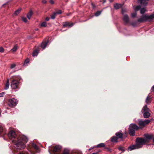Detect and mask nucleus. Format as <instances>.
<instances>
[{
	"mask_svg": "<svg viewBox=\"0 0 154 154\" xmlns=\"http://www.w3.org/2000/svg\"><path fill=\"white\" fill-rule=\"evenodd\" d=\"M126 10L125 9H122V13L123 15L124 14V13L125 12H126Z\"/></svg>",
	"mask_w": 154,
	"mask_h": 154,
	"instance_id": "nucleus-40",
	"label": "nucleus"
},
{
	"mask_svg": "<svg viewBox=\"0 0 154 154\" xmlns=\"http://www.w3.org/2000/svg\"><path fill=\"white\" fill-rule=\"evenodd\" d=\"M119 150H122L123 151H124L125 150L123 149V148L122 147H120L119 148Z\"/></svg>",
	"mask_w": 154,
	"mask_h": 154,
	"instance_id": "nucleus-41",
	"label": "nucleus"
},
{
	"mask_svg": "<svg viewBox=\"0 0 154 154\" xmlns=\"http://www.w3.org/2000/svg\"><path fill=\"white\" fill-rule=\"evenodd\" d=\"M152 15H153V18H154V14H153Z\"/></svg>",
	"mask_w": 154,
	"mask_h": 154,
	"instance_id": "nucleus-55",
	"label": "nucleus"
},
{
	"mask_svg": "<svg viewBox=\"0 0 154 154\" xmlns=\"http://www.w3.org/2000/svg\"><path fill=\"white\" fill-rule=\"evenodd\" d=\"M150 122V120L149 119H147L144 121L139 120L138 123L140 126L144 127L146 125L148 124Z\"/></svg>",
	"mask_w": 154,
	"mask_h": 154,
	"instance_id": "nucleus-8",
	"label": "nucleus"
},
{
	"mask_svg": "<svg viewBox=\"0 0 154 154\" xmlns=\"http://www.w3.org/2000/svg\"><path fill=\"white\" fill-rule=\"evenodd\" d=\"M19 154H24L23 152H20Z\"/></svg>",
	"mask_w": 154,
	"mask_h": 154,
	"instance_id": "nucleus-53",
	"label": "nucleus"
},
{
	"mask_svg": "<svg viewBox=\"0 0 154 154\" xmlns=\"http://www.w3.org/2000/svg\"><path fill=\"white\" fill-rule=\"evenodd\" d=\"M48 41L43 42L41 45V47L43 49H45L46 47Z\"/></svg>",
	"mask_w": 154,
	"mask_h": 154,
	"instance_id": "nucleus-15",
	"label": "nucleus"
},
{
	"mask_svg": "<svg viewBox=\"0 0 154 154\" xmlns=\"http://www.w3.org/2000/svg\"><path fill=\"white\" fill-rule=\"evenodd\" d=\"M32 14V11H30L27 14V17L29 20L30 19Z\"/></svg>",
	"mask_w": 154,
	"mask_h": 154,
	"instance_id": "nucleus-18",
	"label": "nucleus"
},
{
	"mask_svg": "<svg viewBox=\"0 0 154 154\" xmlns=\"http://www.w3.org/2000/svg\"><path fill=\"white\" fill-rule=\"evenodd\" d=\"M137 15L136 12L133 13L131 14V17L133 18L135 17Z\"/></svg>",
	"mask_w": 154,
	"mask_h": 154,
	"instance_id": "nucleus-33",
	"label": "nucleus"
},
{
	"mask_svg": "<svg viewBox=\"0 0 154 154\" xmlns=\"http://www.w3.org/2000/svg\"><path fill=\"white\" fill-rule=\"evenodd\" d=\"M94 147H91L90 149H89V150H90V149H92Z\"/></svg>",
	"mask_w": 154,
	"mask_h": 154,
	"instance_id": "nucleus-54",
	"label": "nucleus"
},
{
	"mask_svg": "<svg viewBox=\"0 0 154 154\" xmlns=\"http://www.w3.org/2000/svg\"><path fill=\"white\" fill-rule=\"evenodd\" d=\"M42 2L43 4H45L47 2V1L46 0H42Z\"/></svg>",
	"mask_w": 154,
	"mask_h": 154,
	"instance_id": "nucleus-44",
	"label": "nucleus"
},
{
	"mask_svg": "<svg viewBox=\"0 0 154 154\" xmlns=\"http://www.w3.org/2000/svg\"><path fill=\"white\" fill-rule=\"evenodd\" d=\"M140 128L138 127L134 124H131L129 127L128 133L131 136H134L135 135V131L137 130Z\"/></svg>",
	"mask_w": 154,
	"mask_h": 154,
	"instance_id": "nucleus-4",
	"label": "nucleus"
},
{
	"mask_svg": "<svg viewBox=\"0 0 154 154\" xmlns=\"http://www.w3.org/2000/svg\"><path fill=\"white\" fill-rule=\"evenodd\" d=\"M141 8V6L140 5H138L136 6L134 8V9L135 11L136 12L139 10H140Z\"/></svg>",
	"mask_w": 154,
	"mask_h": 154,
	"instance_id": "nucleus-26",
	"label": "nucleus"
},
{
	"mask_svg": "<svg viewBox=\"0 0 154 154\" xmlns=\"http://www.w3.org/2000/svg\"><path fill=\"white\" fill-rule=\"evenodd\" d=\"M38 51H39L37 50H36L34 51L32 54V56L33 57L36 56L38 54Z\"/></svg>",
	"mask_w": 154,
	"mask_h": 154,
	"instance_id": "nucleus-23",
	"label": "nucleus"
},
{
	"mask_svg": "<svg viewBox=\"0 0 154 154\" xmlns=\"http://www.w3.org/2000/svg\"><path fill=\"white\" fill-rule=\"evenodd\" d=\"M151 97L150 96H148L146 100V102L147 104H149L151 103Z\"/></svg>",
	"mask_w": 154,
	"mask_h": 154,
	"instance_id": "nucleus-19",
	"label": "nucleus"
},
{
	"mask_svg": "<svg viewBox=\"0 0 154 154\" xmlns=\"http://www.w3.org/2000/svg\"><path fill=\"white\" fill-rule=\"evenodd\" d=\"M147 140L142 138H137L136 139V144L129 146L128 150L131 151L133 149L140 148L142 147V146L146 143H148Z\"/></svg>",
	"mask_w": 154,
	"mask_h": 154,
	"instance_id": "nucleus-2",
	"label": "nucleus"
},
{
	"mask_svg": "<svg viewBox=\"0 0 154 154\" xmlns=\"http://www.w3.org/2000/svg\"><path fill=\"white\" fill-rule=\"evenodd\" d=\"M101 12L100 11H98L95 14V15L96 16H99L101 14Z\"/></svg>",
	"mask_w": 154,
	"mask_h": 154,
	"instance_id": "nucleus-32",
	"label": "nucleus"
},
{
	"mask_svg": "<svg viewBox=\"0 0 154 154\" xmlns=\"http://www.w3.org/2000/svg\"><path fill=\"white\" fill-rule=\"evenodd\" d=\"M154 19L152 14L150 15L146 14L143 15L137 21L140 23L146 21H150Z\"/></svg>",
	"mask_w": 154,
	"mask_h": 154,
	"instance_id": "nucleus-5",
	"label": "nucleus"
},
{
	"mask_svg": "<svg viewBox=\"0 0 154 154\" xmlns=\"http://www.w3.org/2000/svg\"><path fill=\"white\" fill-rule=\"evenodd\" d=\"M118 139L117 137L116 136L113 137L111 139V141L112 142H117V140Z\"/></svg>",
	"mask_w": 154,
	"mask_h": 154,
	"instance_id": "nucleus-17",
	"label": "nucleus"
},
{
	"mask_svg": "<svg viewBox=\"0 0 154 154\" xmlns=\"http://www.w3.org/2000/svg\"><path fill=\"white\" fill-rule=\"evenodd\" d=\"M17 100L14 98L9 99L8 101V104L10 106H15L17 105Z\"/></svg>",
	"mask_w": 154,
	"mask_h": 154,
	"instance_id": "nucleus-7",
	"label": "nucleus"
},
{
	"mask_svg": "<svg viewBox=\"0 0 154 154\" xmlns=\"http://www.w3.org/2000/svg\"><path fill=\"white\" fill-rule=\"evenodd\" d=\"M148 0H146V2H143V3L141 4V5H146L147 4V1Z\"/></svg>",
	"mask_w": 154,
	"mask_h": 154,
	"instance_id": "nucleus-36",
	"label": "nucleus"
},
{
	"mask_svg": "<svg viewBox=\"0 0 154 154\" xmlns=\"http://www.w3.org/2000/svg\"><path fill=\"white\" fill-rule=\"evenodd\" d=\"M49 20V18L48 17H46L45 18V20L46 21H48Z\"/></svg>",
	"mask_w": 154,
	"mask_h": 154,
	"instance_id": "nucleus-45",
	"label": "nucleus"
},
{
	"mask_svg": "<svg viewBox=\"0 0 154 154\" xmlns=\"http://www.w3.org/2000/svg\"><path fill=\"white\" fill-rule=\"evenodd\" d=\"M16 66V64H13L11 65L10 68L11 69H13Z\"/></svg>",
	"mask_w": 154,
	"mask_h": 154,
	"instance_id": "nucleus-38",
	"label": "nucleus"
},
{
	"mask_svg": "<svg viewBox=\"0 0 154 154\" xmlns=\"http://www.w3.org/2000/svg\"><path fill=\"white\" fill-rule=\"evenodd\" d=\"M113 0H109V1L110 2H112Z\"/></svg>",
	"mask_w": 154,
	"mask_h": 154,
	"instance_id": "nucleus-52",
	"label": "nucleus"
},
{
	"mask_svg": "<svg viewBox=\"0 0 154 154\" xmlns=\"http://www.w3.org/2000/svg\"><path fill=\"white\" fill-rule=\"evenodd\" d=\"M29 59H26L24 62V65H25V64H27L29 62Z\"/></svg>",
	"mask_w": 154,
	"mask_h": 154,
	"instance_id": "nucleus-34",
	"label": "nucleus"
},
{
	"mask_svg": "<svg viewBox=\"0 0 154 154\" xmlns=\"http://www.w3.org/2000/svg\"><path fill=\"white\" fill-rule=\"evenodd\" d=\"M123 15V20L126 23H129V17L127 14Z\"/></svg>",
	"mask_w": 154,
	"mask_h": 154,
	"instance_id": "nucleus-11",
	"label": "nucleus"
},
{
	"mask_svg": "<svg viewBox=\"0 0 154 154\" xmlns=\"http://www.w3.org/2000/svg\"><path fill=\"white\" fill-rule=\"evenodd\" d=\"M146 9L145 8H140V13L141 14H143L146 12Z\"/></svg>",
	"mask_w": 154,
	"mask_h": 154,
	"instance_id": "nucleus-24",
	"label": "nucleus"
},
{
	"mask_svg": "<svg viewBox=\"0 0 154 154\" xmlns=\"http://www.w3.org/2000/svg\"><path fill=\"white\" fill-rule=\"evenodd\" d=\"M55 13H56V14H60L62 13V11L61 10H59L57 12H55Z\"/></svg>",
	"mask_w": 154,
	"mask_h": 154,
	"instance_id": "nucleus-37",
	"label": "nucleus"
},
{
	"mask_svg": "<svg viewBox=\"0 0 154 154\" xmlns=\"http://www.w3.org/2000/svg\"><path fill=\"white\" fill-rule=\"evenodd\" d=\"M20 78L19 76H14L11 83V86L12 89H19V85Z\"/></svg>",
	"mask_w": 154,
	"mask_h": 154,
	"instance_id": "nucleus-3",
	"label": "nucleus"
},
{
	"mask_svg": "<svg viewBox=\"0 0 154 154\" xmlns=\"http://www.w3.org/2000/svg\"><path fill=\"white\" fill-rule=\"evenodd\" d=\"M49 2L50 3L52 4L54 3V2L53 0H50Z\"/></svg>",
	"mask_w": 154,
	"mask_h": 154,
	"instance_id": "nucleus-43",
	"label": "nucleus"
},
{
	"mask_svg": "<svg viewBox=\"0 0 154 154\" xmlns=\"http://www.w3.org/2000/svg\"><path fill=\"white\" fill-rule=\"evenodd\" d=\"M18 48V45H16L14 46L13 48L11 49V51L13 52H15L17 50Z\"/></svg>",
	"mask_w": 154,
	"mask_h": 154,
	"instance_id": "nucleus-21",
	"label": "nucleus"
},
{
	"mask_svg": "<svg viewBox=\"0 0 154 154\" xmlns=\"http://www.w3.org/2000/svg\"><path fill=\"white\" fill-rule=\"evenodd\" d=\"M5 94V93L4 92H2L0 93V97H3Z\"/></svg>",
	"mask_w": 154,
	"mask_h": 154,
	"instance_id": "nucleus-42",
	"label": "nucleus"
},
{
	"mask_svg": "<svg viewBox=\"0 0 154 154\" xmlns=\"http://www.w3.org/2000/svg\"><path fill=\"white\" fill-rule=\"evenodd\" d=\"M41 26L42 27H45L47 26V23L46 22H42L41 24Z\"/></svg>",
	"mask_w": 154,
	"mask_h": 154,
	"instance_id": "nucleus-28",
	"label": "nucleus"
},
{
	"mask_svg": "<svg viewBox=\"0 0 154 154\" xmlns=\"http://www.w3.org/2000/svg\"><path fill=\"white\" fill-rule=\"evenodd\" d=\"M143 2H146V0H138V2L140 4H142Z\"/></svg>",
	"mask_w": 154,
	"mask_h": 154,
	"instance_id": "nucleus-35",
	"label": "nucleus"
},
{
	"mask_svg": "<svg viewBox=\"0 0 154 154\" xmlns=\"http://www.w3.org/2000/svg\"><path fill=\"white\" fill-rule=\"evenodd\" d=\"M105 145L104 143H100L97 146V147H105Z\"/></svg>",
	"mask_w": 154,
	"mask_h": 154,
	"instance_id": "nucleus-25",
	"label": "nucleus"
},
{
	"mask_svg": "<svg viewBox=\"0 0 154 154\" xmlns=\"http://www.w3.org/2000/svg\"><path fill=\"white\" fill-rule=\"evenodd\" d=\"M32 146L35 149H38V146L35 143H32Z\"/></svg>",
	"mask_w": 154,
	"mask_h": 154,
	"instance_id": "nucleus-29",
	"label": "nucleus"
},
{
	"mask_svg": "<svg viewBox=\"0 0 154 154\" xmlns=\"http://www.w3.org/2000/svg\"><path fill=\"white\" fill-rule=\"evenodd\" d=\"M144 136L145 137V138H144L145 139L147 140L148 141V143L149 142V140H150L152 139L153 138V137L154 136L152 134H145L144 135Z\"/></svg>",
	"mask_w": 154,
	"mask_h": 154,
	"instance_id": "nucleus-9",
	"label": "nucleus"
},
{
	"mask_svg": "<svg viewBox=\"0 0 154 154\" xmlns=\"http://www.w3.org/2000/svg\"><path fill=\"white\" fill-rule=\"evenodd\" d=\"M5 4H4L3 5H5Z\"/></svg>",
	"mask_w": 154,
	"mask_h": 154,
	"instance_id": "nucleus-56",
	"label": "nucleus"
},
{
	"mask_svg": "<svg viewBox=\"0 0 154 154\" xmlns=\"http://www.w3.org/2000/svg\"><path fill=\"white\" fill-rule=\"evenodd\" d=\"M103 1V4L105 3L106 2V0H102Z\"/></svg>",
	"mask_w": 154,
	"mask_h": 154,
	"instance_id": "nucleus-48",
	"label": "nucleus"
},
{
	"mask_svg": "<svg viewBox=\"0 0 154 154\" xmlns=\"http://www.w3.org/2000/svg\"><path fill=\"white\" fill-rule=\"evenodd\" d=\"M21 11V9L19 8L14 13V14L15 15H17Z\"/></svg>",
	"mask_w": 154,
	"mask_h": 154,
	"instance_id": "nucleus-22",
	"label": "nucleus"
},
{
	"mask_svg": "<svg viewBox=\"0 0 154 154\" xmlns=\"http://www.w3.org/2000/svg\"><path fill=\"white\" fill-rule=\"evenodd\" d=\"M149 109L148 108L147 105H145L143 107L142 112H144L143 117L145 118H148L150 115V114L149 112Z\"/></svg>",
	"mask_w": 154,
	"mask_h": 154,
	"instance_id": "nucleus-6",
	"label": "nucleus"
},
{
	"mask_svg": "<svg viewBox=\"0 0 154 154\" xmlns=\"http://www.w3.org/2000/svg\"><path fill=\"white\" fill-rule=\"evenodd\" d=\"M57 14L56 13L54 12L51 15V19H54Z\"/></svg>",
	"mask_w": 154,
	"mask_h": 154,
	"instance_id": "nucleus-27",
	"label": "nucleus"
},
{
	"mask_svg": "<svg viewBox=\"0 0 154 154\" xmlns=\"http://www.w3.org/2000/svg\"><path fill=\"white\" fill-rule=\"evenodd\" d=\"M122 7V5L121 4H116L114 5V8L116 9H118Z\"/></svg>",
	"mask_w": 154,
	"mask_h": 154,
	"instance_id": "nucleus-20",
	"label": "nucleus"
},
{
	"mask_svg": "<svg viewBox=\"0 0 154 154\" xmlns=\"http://www.w3.org/2000/svg\"><path fill=\"white\" fill-rule=\"evenodd\" d=\"M5 134V132L3 126L0 125V136L3 135Z\"/></svg>",
	"mask_w": 154,
	"mask_h": 154,
	"instance_id": "nucleus-12",
	"label": "nucleus"
},
{
	"mask_svg": "<svg viewBox=\"0 0 154 154\" xmlns=\"http://www.w3.org/2000/svg\"><path fill=\"white\" fill-rule=\"evenodd\" d=\"M92 154H98V152H94V153H92Z\"/></svg>",
	"mask_w": 154,
	"mask_h": 154,
	"instance_id": "nucleus-50",
	"label": "nucleus"
},
{
	"mask_svg": "<svg viewBox=\"0 0 154 154\" xmlns=\"http://www.w3.org/2000/svg\"><path fill=\"white\" fill-rule=\"evenodd\" d=\"M71 14V13H69V14H67L66 15L67 16H69Z\"/></svg>",
	"mask_w": 154,
	"mask_h": 154,
	"instance_id": "nucleus-49",
	"label": "nucleus"
},
{
	"mask_svg": "<svg viewBox=\"0 0 154 154\" xmlns=\"http://www.w3.org/2000/svg\"><path fill=\"white\" fill-rule=\"evenodd\" d=\"M8 136L9 138L12 140L14 144V147L17 149L20 150L24 149L25 147V143L28 140V138L23 135L17 136L15 131L13 130L10 131Z\"/></svg>",
	"mask_w": 154,
	"mask_h": 154,
	"instance_id": "nucleus-1",
	"label": "nucleus"
},
{
	"mask_svg": "<svg viewBox=\"0 0 154 154\" xmlns=\"http://www.w3.org/2000/svg\"><path fill=\"white\" fill-rule=\"evenodd\" d=\"M10 85L9 80L8 79L5 85V87L4 89L5 90H7L8 89Z\"/></svg>",
	"mask_w": 154,
	"mask_h": 154,
	"instance_id": "nucleus-16",
	"label": "nucleus"
},
{
	"mask_svg": "<svg viewBox=\"0 0 154 154\" xmlns=\"http://www.w3.org/2000/svg\"><path fill=\"white\" fill-rule=\"evenodd\" d=\"M22 20L25 23H26L27 21L26 18L24 17H22Z\"/></svg>",
	"mask_w": 154,
	"mask_h": 154,
	"instance_id": "nucleus-31",
	"label": "nucleus"
},
{
	"mask_svg": "<svg viewBox=\"0 0 154 154\" xmlns=\"http://www.w3.org/2000/svg\"><path fill=\"white\" fill-rule=\"evenodd\" d=\"M69 151L67 149L64 150L63 154H69Z\"/></svg>",
	"mask_w": 154,
	"mask_h": 154,
	"instance_id": "nucleus-30",
	"label": "nucleus"
},
{
	"mask_svg": "<svg viewBox=\"0 0 154 154\" xmlns=\"http://www.w3.org/2000/svg\"><path fill=\"white\" fill-rule=\"evenodd\" d=\"M131 25L134 26H135V24L133 23H132Z\"/></svg>",
	"mask_w": 154,
	"mask_h": 154,
	"instance_id": "nucleus-47",
	"label": "nucleus"
},
{
	"mask_svg": "<svg viewBox=\"0 0 154 154\" xmlns=\"http://www.w3.org/2000/svg\"><path fill=\"white\" fill-rule=\"evenodd\" d=\"M153 142L154 143V136L153 137V138L152 139Z\"/></svg>",
	"mask_w": 154,
	"mask_h": 154,
	"instance_id": "nucleus-51",
	"label": "nucleus"
},
{
	"mask_svg": "<svg viewBox=\"0 0 154 154\" xmlns=\"http://www.w3.org/2000/svg\"><path fill=\"white\" fill-rule=\"evenodd\" d=\"M151 89L152 90V91L154 92V85L151 88Z\"/></svg>",
	"mask_w": 154,
	"mask_h": 154,
	"instance_id": "nucleus-46",
	"label": "nucleus"
},
{
	"mask_svg": "<svg viewBox=\"0 0 154 154\" xmlns=\"http://www.w3.org/2000/svg\"><path fill=\"white\" fill-rule=\"evenodd\" d=\"M4 49L2 47H0V52L2 53L4 52Z\"/></svg>",
	"mask_w": 154,
	"mask_h": 154,
	"instance_id": "nucleus-39",
	"label": "nucleus"
},
{
	"mask_svg": "<svg viewBox=\"0 0 154 154\" xmlns=\"http://www.w3.org/2000/svg\"><path fill=\"white\" fill-rule=\"evenodd\" d=\"M62 147L60 145H56L54 148L53 152H58L61 151Z\"/></svg>",
	"mask_w": 154,
	"mask_h": 154,
	"instance_id": "nucleus-10",
	"label": "nucleus"
},
{
	"mask_svg": "<svg viewBox=\"0 0 154 154\" xmlns=\"http://www.w3.org/2000/svg\"><path fill=\"white\" fill-rule=\"evenodd\" d=\"M73 24L72 23H70L69 22H66L63 25V27H70L72 26Z\"/></svg>",
	"mask_w": 154,
	"mask_h": 154,
	"instance_id": "nucleus-13",
	"label": "nucleus"
},
{
	"mask_svg": "<svg viewBox=\"0 0 154 154\" xmlns=\"http://www.w3.org/2000/svg\"><path fill=\"white\" fill-rule=\"evenodd\" d=\"M115 135L118 139L123 138V134L121 132H117L116 133Z\"/></svg>",
	"mask_w": 154,
	"mask_h": 154,
	"instance_id": "nucleus-14",
	"label": "nucleus"
}]
</instances>
